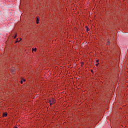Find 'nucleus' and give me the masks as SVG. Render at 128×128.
I'll list each match as a JSON object with an SVG mask.
<instances>
[{"label": "nucleus", "mask_w": 128, "mask_h": 128, "mask_svg": "<svg viewBox=\"0 0 128 128\" xmlns=\"http://www.w3.org/2000/svg\"><path fill=\"white\" fill-rule=\"evenodd\" d=\"M56 103V100H54V98H52L51 100H49V104H50V106H52V104H54Z\"/></svg>", "instance_id": "1"}, {"label": "nucleus", "mask_w": 128, "mask_h": 128, "mask_svg": "<svg viewBox=\"0 0 128 128\" xmlns=\"http://www.w3.org/2000/svg\"><path fill=\"white\" fill-rule=\"evenodd\" d=\"M34 52H36V48H35L34 49L32 48V52H34Z\"/></svg>", "instance_id": "7"}, {"label": "nucleus", "mask_w": 128, "mask_h": 128, "mask_svg": "<svg viewBox=\"0 0 128 128\" xmlns=\"http://www.w3.org/2000/svg\"><path fill=\"white\" fill-rule=\"evenodd\" d=\"M20 84H22V80H21Z\"/></svg>", "instance_id": "11"}, {"label": "nucleus", "mask_w": 128, "mask_h": 128, "mask_svg": "<svg viewBox=\"0 0 128 128\" xmlns=\"http://www.w3.org/2000/svg\"><path fill=\"white\" fill-rule=\"evenodd\" d=\"M10 70L12 74H14V72H16V68H11Z\"/></svg>", "instance_id": "2"}, {"label": "nucleus", "mask_w": 128, "mask_h": 128, "mask_svg": "<svg viewBox=\"0 0 128 128\" xmlns=\"http://www.w3.org/2000/svg\"><path fill=\"white\" fill-rule=\"evenodd\" d=\"M20 40H22V38H20L19 40H18V39H17L16 42H20Z\"/></svg>", "instance_id": "3"}, {"label": "nucleus", "mask_w": 128, "mask_h": 128, "mask_svg": "<svg viewBox=\"0 0 128 128\" xmlns=\"http://www.w3.org/2000/svg\"><path fill=\"white\" fill-rule=\"evenodd\" d=\"M26 81V79H23V82H25Z\"/></svg>", "instance_id": "10"}, {"label": "nucleus", "mask_w": 128, "mask_h": 128, "mask_svg": "<svg viewBox=\"0 0 128 128\" xmlns=\"http://www.w3.org/2000/svg\"><path fill=\"white\" fill-rule=\"evenodd\" d=\"M86 31H87V32H88V28H87Z\"/></svg>", "instance_id": "8"}, {"label": "nucleus", "mask_w": 128, "mask_h": 128, "mask_svg": "<svg viewBox=\"0 0 128 128\" xmlns=\"http://www.w3.org/2000/svg\"><path fill=\"white\" fill-rule=\"evenodd\" d=\"M39 20H40L38 19V18H36V24H39Z\"/></svg>", "instance_id": "5"}, {"label": "nucleus", "mask_w": 128, "mask_h": 128, "mask_svg": "<svg viewBox=\"0 0 128 128\" xmlns=\"http://www.w3.org/2000/svg\"><path fill=\"white\" fill-rule=\"evenodd\" d=\"M3 116H8V114L6 113H4L3 114Z\"/></svg>", "instance_id": "4"}, {"label": "nucleus", "mask_w": 128, "mask_h": 128, "mask_svg": "<svg viewBox=\"0 0 128 128\" xmlns=\"http://www.w3.org/2000/svg\"><path fill=\"white\" fill-rule=\"evenodd\" d=\"M96 62H98V60H96Z\"/></svg>", "instance_id": "12"}, {"label": "nucleus", "mask_w": 128, "mask_h": 128, "mask_svg": "<svg viewBox=\"0 0 128 128\" xmlns=\"http://www.w3.org/2000/svg\"><path fill=\"white\" fill-rule=\"evenodd\" d=\"M16 38V34L14 36V38Z\"/></svg>", "instance_id": "9"}, {"label": "nucleus", "mask_w": 128, "mask_h": 128, "mask_svg": "<svg viewBox=\"0 0 128 128\" xmlns=\"http://www.w3.org/2000/svg\"><path fill=\"white\" fill-rule=\"evenodd\" d=\"M110 41H108V43H107V44H108V46H110Z\"/></svg>", "instance_id": "6"}, {"label": "nucleus", "mask_w": 128, "mask_h": 128, "mask_svg": "<svg viewBox=\"0 0 128 128\" xmlns=\"http://www.w3.org/2000/svg\"><path fill=\"white\" fill-rule=\"evenodd\" d=\"M96 66H98V64H96Z\"/></svg>", "instance_id": "13"}]
</instances>
